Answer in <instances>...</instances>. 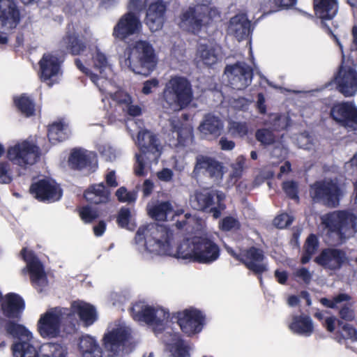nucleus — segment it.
<instances>
[{
	"label": "nucleus",
	"instance_id": "1",
	"mask_svg": "<svg viewBox=\"0 0 357 357\" xmlns=\"http://www.w3.org/2000/svg\"><path fill=\"white\" fill-rule=\"evenodd\" d=\"M137 243L144 242L146 250L157 255L172 256L199 264H210L220 255L218 245L211 238L195 236L183 239L174 251L172 246L173 231L162 225H144L135 234Z\"/></svg>",
	"mask_w": 357,
	"mask_h": 357
},
{
	"label": "nucleus",
	"instance_id": "2",
	"mask_svg": "<svg viewBox=\"0 0 357 357\" xmlns=\"http://www.w3.org/2000/svg\"><path fill=\"white\" fill-rule=\"evenodd\" d=\"M122 63L135 74L148 77L155 70L158 59L153 46L146 40L129 44L121 55Z\"/></svg>",
	"mask_w": 357,
	"mask_h": 357
},
{
	"label": "nucleus",
	"instance_id": "3",
	"mask_svg": "<svg viewBox=\"0 0 357 357\" xmlns=\"http://www.w3.org/2000/svg\"><path fill=\"white\" fill-rule=\"evenodd\" d=\"M159 100L165 109H183L193 100V90L190 80L183 76H172L165 84Z\"/></svg>",
	"mask_w": 357,
	"mask_h": 357
},
{
	"label": "nucleus",
	"instance_id": "4",
	"mask_svg": "<svg viewBox=\"0 0 357 357\" xmlns=\"http://www.w3.org/2000/svg\"><path fill=\"white\" fill-rule=\"evenodd\" d=\"M346 192V183L335 177L317 181L310 185L312 202L328 208H337Z\"/></svg>",
	"mask_w": 357,
	"mask_h": 357
},
{
	"label": "nucleus",
	"instance_id": "5",
	"mask_svg": "<svg viewBox=\"0 0 357 357\" xmlns=\"http://www.w3.org/2000/svg\"><path fill=\"white\" fill-rule=\"evenodd\" d=\"M329 235H335L340 242L357 232V215L349 209L329 212L321 218Z\"/></svg>",
	"mask_w": 357,
	"mask_h": 357
},
{
	"label": "nucleus",
	"instance_id": "6",
	"mask_svg": "<svg viewBox=\"0 0 357 357\" xmlns=\"http://www.w3.org/2000/svg\"><path fill=\"white\" fill-rule=\"evenodd\" d=\"M225 198V195L222 191L202 188L195 190L190 201L195 210L210 213L214 219H218L226 209Z\"/></svg>",
	"mask_w": 357,
	"mask_h": 357
},
{
	"label": "nucleus",
	"instance_id": "7",
	"mask_svg": "<svg viewBox=\"0 0 357 357\" xmlns=\"http://www.w3.org/2000/svg\"><path fill=\"white\" fill-rule=\"evenodd\" d=\"M3 327L8 335L18 339L12 346L14 357H39L38 349L31 342L32 335L25 326L0 316V331Z\"/></svg>",
	"mask_w": 357,
	"mask_h": 357
},
{
	"label": "nucleus",
	"instance_id": "8",
	"mask_svg": "<svg viewBox=\"0 0 357 357\" xmlns=\"http://www.w3.org/2000/svg\"><path fill=\"white\" fill-rule=\"evenodd\" d=\"M140 154H137L134 172L136 176L145 175V161L158 162L160 156V144L156 135L149 130L139 132L137 136Z\"/></svg>",
	"mask_w": 357,
	"mask_h": 357
},
{
	"label": "nucleus",
	"instance_id": "9",
	"mask_svg": "<svg viewBox=\"0 0 357 357\" xmlns=\"http://www.w3.org/2000/svg\"><path fill=\"white\" fill-rule=\"evenodd\" d=\"M227 253L235 260L239 261L245 267L257 277L262 284V275L268 271V264L264 262L266 256L264 251L258 247L252 245L240 249L237 252L231 247H226Z\"/></svg>",
	"mask_w": 357,
	"mask_h": 357
},
{
	"label": "nucleus",
	"instance_id": "10",
	"mask_svg": "<svg viewBox=\"0 0 357 357\" xmlns=\"http://www.w3.org/2000/svg\"><path fill=\"white\" fill-rule=\"evenodd\" d=\"M6 157L13 165L26 168L36 163L40 159V149L31 142L23 140L8 147Z\"/></svg>",
	"mask_w": 357,
	"mask_h": 357
},
{
	"label": "nucleus",
	"instance_id": "11",
	"mask_svg": "<svg viewBox=\"0 0 357 357\" xmlns=\"http://www.w3.org/2000/svg\"><path fill=\"white\" fill-rule=\"evenodd\" d=\"M181 331L188 337L199 333L205 325L206 316L199 309L193 307L178 311L173 314Z\"/></svg>",
	"mask_w": 357,
	"mask_h": 357
},
{
	"label": "nucleus",
	"instance_id": "12",
	"mask_svg": "<svg viewBox=\"0 0 357 357\" xmlns=\"http://www.w3.org/2000/svg\"><path fill=\"white\" fill-rule=\"evenodd\" d=\"M329 115L337 125L349 131H357V107L353 102L342 101L333 103Z\"/></svg>",
	"mask_w": 357,
	"mask_h": 357
},
{
	"label": "nucleus",
	"instance_id": "13",
	"mask_svg": "<svg viewBox=\"0 0 357 357\" xmlns=\"http://www.w3.org/2000/svg\"><path fill=\"white\" fill-rule=\"evenodd\" d=\"M142 29L139 16L134 12H126L114 26L112 35L115 40L126 43L132 36L139 34Z\"/></svg>",
	"mask_w": 357,
	"mask_h": 357
},
{
	"label": "nucleus",
	"instance_id": "14",
	"mask_svg": "<svg viewBox=\"0 0 357 357\" xmlns=\"http://www.w3.org/2000/svg\"><path fill=\"white\" fill-rule=\"evenodd\" d=\"M158 310L151 306H144L142 303H136L130 308V313L134 320L144 321L154 326V329L160 333L165 330V321L167 320L169 314L163 310H160L162 317H158Z\"/></svg>",
	"mask_w": 357,
	"mask_h": 357
},
{
	"label": "nucleus",
	"instance_id": "15",
	"mask_svg": "<svg viewBox=\"0 0 357 357\" xmlns=\"http://www.w3.org/2000/svg\"><path fill=\"white\" fill-rule=\"evenodd\" d=\"M225 74L227 76L229 84L235 90H243L251 84L254 75L253 69L244 61H237L227 65Z\"/></svg>",
	"mask_w": 357,
	"mask_h": 357
},
{
	"label": "nucleus",
	"instance_id": "16",
	"mask_svg": "<svg viewBox=\"0 0 357 357\" xmlns=\"http://www.w3.org/2000/svg\"><path fill=\"white\" fill-rule=\"evenodd\" d=\"M206 8L203 5L189 6L179 16L178 25L181 29L197 35L204 25Z\"/></svg>",
	"mask_w": 357,
	"mask_h": 357
},
{
	"label": "nucleus",
	"instance_id": "17",
	"mask_svg": "<svg viewBox=\"0 0 357 357\" xmlns=\"http://www.w3.org/2000/svg\"><path fill=\"white\" fill-rule=\"evenodd\" d=\"M22 259L26 263V268L30 275V280L35 288L42 287L47 284V275L44 270V266L38 257L33 250L23 248L20 251Z\"/></svg>",
	"mask_w": 357,
	"mask_h": 357
},
{
	"label": "nucleus",
	"instance_id": "18",
	"mask_svg": "<svg viewBox=\"0 0 357 357\" xmlns=\"http://www.w3.org/2000/svg\"><path fill=\"white\" fill-rule=\"evenodd\" d=\"M62 322V312L59 307H53L40 315L37 326L43 337L55 338L59 336Z\"/></svg>",
	"mask_w": 357,
	"mask_h": 357
},
{
	"label": "nucleus",
	"instance_id": "19",
	"mask_svg": "<svg viewBox=\"0 0 357 357\" xmlns=\"http://www.w3.org/2000/svg\"><path fill=\"white\" fill-rule=\"evenodd\" d=\"M0 309L6 321L20 319L25 309V302L18 294L10 292L3 296L0 291Z\"/></svg>",
	"mask_w": 357,
	"mask_h": 357
},
{
	"label": "nucleus",
	"instance_id": "20",
	"mask_svg": "<svg viewBox=\"0 0 357 357\" xmlns=\"http://www.w3.org/2000/svg\"><path fill=\"white\" fill-rule=\"evenodd\" d=\"M29 192L40 202H54L62 197V190L59 185L46 178L31 183Z\"/></svg>",
	"mask_w": 357,
	"mask_h": 357
},
{
	"label": "nucleus",
	"instance_id": "21",
	"mask_svg": "<svg viewBox=\"0 0 357 357\" xmlns=\"http://www.w3.org/2000/svg\"><path fill=\"white\" fill-rule=\"evenodd\" d=\"M347 261L346 252L336 248H326L315 257L314 261L326 270L337 271Z\"/></svg>",
	"mask_w": 357,
	"mask_h": 357
},
{
	"label": "nucleus",
	"instance_id": "22",
	"mask_svg": "<svg viewBox=\"0 0 357 357\" xmlns=\"http://www.w3.org/2000/svg\"><path fill=\"white\" fill-rule=\"evenodd\" d=\"M90 43L91 38L89 36L68 31L60 40L59 45L66 53L78 56L86 52Z\"/></svg>",
	"mask_w": 357,
	"mask_h": 357
},
{
	"label": "nucleus",
	"instance_id": "23",
	"mask_svg": "<svg viewBox=\"0 0 357 357\" xmlns=\"http://www.w3.org/2000/svg\"><path fill=\"white\" fill-rule=\"evenodd\" d=\"M167 4L163 0H157L149 4L144 22L151 32L162 29L165 22Z\"/></svg>",
	"mask_w": 357,
	"mask_h": 357
},
{
	"label": "nucleus",
	"instance_id": "24",
	"mask_svg": "<svg viewBox=\"0 0 357 357\" xmlns=\"http://www.w3.org/2000/svg\"><path fill=\"white\" fill-rule=\"evenodd\" d=\"M335 83L337 90L344 96H353L357 92V72L351 67H341L335 77Z\"/></svg>",
	"mask_w": 357,
	"mask_h": 357
},
{
	"label": "nucleus",
	"instance_id": "25",
	"mask_svg": "<svg viewBox=\"0 0 357 357\" xmlns=\"http://www.w3.org/2000/svg\"><path fill=\"white\" fill-rule=\"evenodd\" d=\"M20 21V13L13 0H0V29L10 30Z\"/></svg>",
	"mask_w": 357,
	"mask_h": 357
},
{
	"label": "nucleus",
	"instance_id": "26",
	"mask_svg": "<svg viewBox=\"0 0 357 357\" xmlns=\"http://www.w3.org/2000/svg\"><path fill=\"white\" fill-rule=\"evenodd\" d=\"M68 164L74 170L81 171L89 169L91 172H94L98 166L97 155L93 152L75 149L69 155Z\"/></svg>",
	"mask_w": 357,
	"mask_h": 357
},
{
	"label": "nucleus",
	"instance_id": "27",
	"mask_svg": "<svg viewBox=\"0 0 357 357\" xmlns=\"http://www.w3.org/2000/svg\"><path fill=\"white\" fill-rule=\"evenodd\" d=\"M193 173L196 175L203 173L211 178H221L223 175V166L213 158L199 155L196 158Z\"/></svg>",
	"mask_w": 357,
	"mask_h": 357
},
{
	"label": "nucleus",
	"instance_id": "28",
	"mask_svg": "<svg viewBox=\"0 0 357 357\" xmlns=\"http://www.w3.org/2000/svg\"><path fill=\"white\" fill-rule=\"evenodd\" d=\"M129 334L125 329H114L105 334L103 337V346L111 357L117 356L121 347L128 340Z\"/></svg>",
	"mask_w": 357,
	"mask_h": 357
},
{
	"label": "nucleus",
	"instance_id": "29",
	"mask_svg": "<svg viewBox=\"0 0 357 357\" xmlns=\"http://www.w3.org/2000/svg\"><path fill=\"white\" fill-rule=\"evenodd\" d=\"M223 128L224 123L219 117L208 114L200 123L199 130L205 138L213 139L220 136Z\"/></svg>",
	"mask_w": 357,
	"mask_h": 357
},
{
	"label": "nucleus",
	"instance_id": "30",
	"mask_svg": "<svg viewBox=\"0 0 357 357\" xmlns=\"http://www.w3.org/2000/svg\"><path fill=\"white\" fill-rule=\"evenodd\" d=\"M110 190L104 183L93 184L84 192V197L91 204H106L109 201Z\"/></svg>",
	"mask_w": 357,
	"mask_h": 357
},
{
	"label": "nucleus",
	"instance_id": "31",
	"mask_svg": "<svg viewBox=\"0 0 357 357\" xmlns=\"http://www.w3.org/2000/svg\"><path fill=\"white\" fill-rule=\"evenodd\" d=\"M315 15L321 21L331 20L337 15L338 3L337 0H313Z\"/></svg>",
	"mask_w": 357,
	"mask_h": 357
},
{
	"label": "nucleus",
	"instance_id": "32",
	"mask_svg": "<svg viewBox=\"0 0 357 357\" xmlns=\"http://www.w3.org/2000/svg\"><path fill=\"white\" fill-rule=\"evenodd\" d=\"M61 61L57 56L45 53L39 62L41 78L45 81L56 75L61 68Z\"/></svg>",
	"mask_w": 357,
	"mask_h": 357
},
{
	"label": "nucleus",
	"instance_id": "33",
	"mask_svg": "<svg viewBox=\"0 0 357 357\" xmlns=\"http://www.w3.org/2000/svg\"><path fill=\"white\" fill-rule=\"evenodd\" d=\"M250 21L244 15H236L229 20V29L238 41L250 36Z\"/></svg>",
	"mask_w": 357,
	"mask_h": 357
},
{
	"label": "nucleus",
	"instance_id": "34",
	"mask_svg": "<svg viewBox=\"0 0 357 357\" xmlns=\"http://www.w3.org/2000/svg\"><path fill=\"white\" fill-rule=\"evenodd\" d=\"M70 134L68 125L62 121L53 122L48 126L47 137L53 144L67 140Z\"/></svg>",
	"mask_w": 357,
	"mask_h": 357
},
{
	"label": "nucleus",
	"instance_id": "35",
	"mask_svg": "<svg viewBox=\"0 0 357 357\" xmlns=\"http://www.w3.org/2000/svg\"><path fill=\"white\" fill-rule=\"evenodd\" d=\"M169 135L171 136L169 139L171 145L175 147L184 146L189 139L190 132L179 121H172Z\"/></svg>",
	"mask_w": 357,
	"mask_h": 357
},
{
	"label": "nucleus",
	"instance_id": "36",
	"mask_svg": "<svg viewBox=\"0 0 357 357\" xmlns=\"http://www.w3.org/2000/svg\"><path fill=\"white\" fill-rule=\"evenodd\" d=\"M149 215L155 221L165 222L167 217L174 211V207L169 201L158 202L147 208Z\"/></svg>",
	"mask_w": 357,
	"mask_h": 357
},
{
	"label": "nucleus",
	"instance_id": "37",
	"mask_svg": "<svg viewBox=\"0 0 357 357\" xmlns=\"http://www.w3.org/2000/svg\"><path fill=\"white\" fill-rule=\"evenodd\" d=\"M289 327L294 333L305 336H310L314 331L312 321L307 315L294 316Z\"/></svg>",
	"mask_w": 357,
	"mask_h": 357
},
{
	"label": "nucleus",
	"instance_id": "38",
	"mask_svg": "<svg viewBox=\"0 0 357 357\" xmlns=\"http://www.w3.org/2000/svg\"><path fill=\"white\" fill-rule=\"evenodd\" d=\"M72 308L86 326L93 324L97 319L96 309L90 304L75 302L72 305Z\"/></svg>",
	"mask_w": 357,
	"mask_h": 357
},
{
	"label": "nucleus",
	"instance_id": "39",
	"mask_svg": "<svg viewBox=\"0 0 357 357\" xmlns=\"http://www.w3.org/2000/svg\"><path fill=\"white\" fill-rule=\"evenodd\" d=\"M79 348L83 357H102V349L96 340L91 337L86 336L80 340Z\"/></svg>",
	"mask_w": 357,
	"mask_h": 357
},
{
	"label": "nucleus",
	"instance_id": "40",
	"mask_svg": "<svg viewBox=\"0 0 357 357\" xmlns=\"http://www.w3.org/2000/svg\"><path fill=\"white\" fill-rule=\"evenodd\" d=\"M116 101L119 105H122V110L127 115L136 117L142 115V107L133 104L132 97L128 93H121L117 95Z\"/></svg>",
	"mask_w": 357,
	"mask_h": 357
},
{
	"label": "nucleus",
	"instance_id": "41",
	"mask_svg": "<svg viewBox=\"0 0 357 357\" xmlns=\"http://www.w3.org/2000/svg\"><path fill=\"white\" fill-rule=\"evenodd\" d=\"M319 247V241L317 236L310 234L306 238L303 245V252L301 257V263L306 264L312 259Z\"/></svg>",
	"mask_w": 357,
	"mask_h": 357
},
{
	"label": "nucleus",
	"instance_id": "42",
	"mask_svg": "<svg viewBox=\"0 0 357 357\" xmlns=\"http://www.w3.org/2000/svg\"><path fill=\"white\" fill-rule=\"evenodd\" d=\"M13 102L18 111L25 116L29 117L34 115L35 103L26 94L23 93L20 96L15 97Z\"/></svg>",
	"mask_w": 357,
	"mask_h": 357
},
{
	"label": "nucleus",
	"instance_id": "43",
	"mask_svg": "<svg viewBox=\"0 0 357 357\" xmlns=\"http://www.w3.org/2000/svg\"><path fill=\"white\" fill-rule=\"evenodd\" d=\"M116 223L121 228L134 230L136 225L132 222L131 211L128 207L123 206L120 208L116 216Z\"/></svg>",
	"mask_w": 357,
	"mask_h": 357
},
{
	"label": "nucleus",
	"instance_id": "44",
	"mask_svg": "<svg viewBox=\"0 0 357 357\" xmlns=\"http://www.w3.org/2000/svg\"><path fill=\"white\" fill-rule=\"evenodd\" d=\"M197 54L203 63L206 66H212L218 61L217 54L213 47H209L206 44H201L197 49Z\"/></svg>",
	"mask_w": 357,
	"mask_h": 357
},
{
	"label": "nucleus",
	"instance_id": "45",
	"mask_svg": "<svg viewBox=\"0 0 357 357\" xmlns=\"http://www.w3.org/2000/svg\"><path fill=\"white\" fill-rule=\"evenodd\" d=\"M255 138L264 146L272 145L275 142V136L273 132L268 128L257 129Z\"/></svg>",
	"mask_w": 357,
	"mask_h": 357
},
{
	"label": "nucleus",
	"instance_id": "46",
	"mask_svg": "<svg viewBox=\"0 0 357 357\" xmlns=\"http://www.w3.org/2000/svg\"><path fill=\"white\" fill-rule=\"evenodd\" d=\"M282 188L287 197L297 202L299 201L298 182L293 180L285 181L282 183Z\"/></svg>",
	"mask_w": 357,
	"mask_h": 357
},
{
	"label": "nucleus",
	"instance_id": "47",
	"mask_svg": "<svg viewBox=\"0 0 357 357\" xmlns=\"http://www.w3.org/2000/svg\"><path fill=\"white\" fill-rule=\"evenodd\" d=\"M79 215L84 223H91L99 218L98 211L92 209L89 206H84L77 208Z\"/></svg>",
	"mask_w": 357,
	"mask_h": 357
},
{
	"label": "nucleus",
	"instance_id": "48",
	"mask_svg": "<svg viewBox=\"0 0 357 357\" xmlns=\"http://www.w3.org/2000/svg\"><path fill=\"white\" fill-rule=\"evenodd\" d=\"M351 298V296L347 294L340 293L334 296L332 299L321 298L320 299V303L326 307L336 309L337 307V305L338 303L349 301Z\"/></svg>",
	"mask_w": 357,
	"mask_h": 357
},
{
	"label": "nucleus",
	"instance_id": "49",
	"mask_svg": "<svg viewBox=\"0 0 357 357\" xmlns=\"http://www.w3.org/2000/svg\"><path fill=\"white\" fill-rule=\"evenodd\" d=\"M342 331L345 332L346 335H344L342 332L337 331L335 333V340L341 343L343 340L351 339L353 341H357V330L353 326L345 324L342 326Z\"/></svg>",
	"mask_w": 357,
	"mask_h": 357
},
{
	"label": "nucleus",
	"instance_id": "50",
	"mask_svg": "<svg viewBox=\"0 0 357 357\" xmlns=\"http://www.w3.org/2000/svg\"><path fill=\"white\" fill-rule=\"evenodd\" d=\"M92 61L94 68L98 70L100 73L108 66L107 56L98 48H96L94 54H93Z\"/></svg>",
	"mask_w": 357,
	"mask_h": 357
},
{
	"label": "nucleus",
	"instance_id": "51",
	"mask_svg": "<svg viewBox=\"0 0 357 357\" xmlns=\"http://www.w3.org/2000/svg\"><path fill=\"white\" fill-rule=\"evenodd\" d=\"M241 228V223L237 218L232 216H226L219 222V229L222 231H230L238 230Z\"/></svg>",
	"mask_w": 357,
	"mask_h": 357
},
{
	"label": "nucleus",
	"instance_id": "52",
	"mask_svg": "<svg viewBox=\"0 0 357 357\" xmlns=\"http://www.w3.org/2000/svg\"><path fill=\"white\" fill-rule=\"evenodd\" d=\"M116 196L120 202H135L137 199L135 191H128L125 187L119 188L116 192Z\"/></svg>",
	"mask_w": 357,
	"mask_h": 357
},
{
	"label": "nucleus",
	"instance_id": "53",
	"mask_svg": "<svg viewBox=\"0 0 357 357\" xmlns=\"http://www.w3.org/2000/svg\"><path fill=\"white\" fill-rule=\"evenodd\" d=\"M10 165L8 162H0V183L8 184L13 178L10 175Z\"/></svg>",
	"mask_w": 357,
	"mask_h": 357
},
{
	"label": "nucleus",
	"instance_id": "54",
	"mask_svg": "<svg viewBox=\"0 0 357 357\" xmlns=\"http://www.w3.org/2000/svg\"><path fill=\"white\" fill-rule=\"evenodd\" d=\"M293 218L287 213L277 215L273 220V225L278 229H284L291 225Z\"/></svg>",
	"mask_w": 357,
	"mask_h": 357
},
{
	"label": "nucleus",
	"instance_id": "55",
	"mask_svg": "<svg viewBox=\"0 0 357 357\" xmlns=\"http://www.w3.org/2000/svg\"><path fill=\"white\" fill-rule=\"evenodd\" d=\"M172 354L174 357H190L189 347L180 340L174 344Z\"/></svg>",
	"mask_w": 357,
	"mask_h": 357
},
{
	"label": "nucleus",
	"instance_id": "56",
	"mask_svg": "<svg viewBox=\"0 0 357 357\" xmlns=\"http://www.w3.org/2000/svg\"><path fill=\"white\" fill-rule=\"evenodd\" d=\"M146 2L144 0H129L127 8V12H134L139 16L140 13L146 8Z\"/></svg>",
	"mask_w": 357,
	"mask_h": 357
},
{
	"label": "nucleus",
	"instance_id": "57",
	"mask_svg": "<svg viewBox=\"0 0 357 357\" xmlns=\"http://www.w3.org/2000/svg\"><path fill=\"white\" fill-rule=\"evenodd\" d=\"M339 316L342 320L352 321L355 318V313L350 304H345L339 310Z\"/></svg>",
	"mask_w": 357,
	"mask_h": 357
},
{
	"label": "nucleus",
	"instance_id": "58",
	"mask_svg": "<svg viewBox=\"0 0 357 357\" xmlns=\"http://www.w3.org/2000/svg\"><path fill=\"white\" fill-rule=\"evenodd\" d=\"M158 86L159 80L155 77L151 78L143 83V86L141 91L144 95L148 96L153 93V89H156Z\"/></svg>",
	"mask_w": 357,
	"mask_h": 357
},
{
	"label": "nucleus",
	"instance_id": "59",
	"mask_svg": "<svg viewBox=\"0 0 357 357\" xmlns=\"http://www.w3.org/2000/svg\"><path fill=\"white\" fill-rule=\"evenodd\" d=\"M231 129L234 133L237 134L239 137H243L248 133V127L245 122H233Z\"/></svg>",
	"mask_w": 357,
	"mask_h": 357
},
{
	"label": "nucleus",
	"instance_id": "60",
	"mask_svg": "<svg viewBox=\"0 0 357 357\" xmlns=\"http://www.w3.org/2000/svg\"><path fill=\"white\" fill-rule=\"evenodd\" d=\"M206 9L205 13V22L204 25L210 24L213 20L220 17V13L215 8H209L207 6L203 5Z\"/></svg>",
	"mask_w": 357,
	"mask_h": 357
},
{
	"label": "nucleus",
	"instance_id": "61",
	"mask_svg": "<svg viewBox=\"0 0 357 357\" xmlns=\"http://www.w3.org/2000/svg\"><path fill=\"white\" fill-rule=\"evenodd\" d=\"M295 275L305 283L309 284L312 279V275L310 271L305 267H302L296 271Z\"/></svg>",
	"mask_w": 357,
	"mask_h": 357
},
{
	"label": "nucleus",
	"instance_id": "62",
	"mask_svg": "<svg viewBox=\"0 0 357 357\" xmlns=\"http://www.w3.org/2000/svg\"><path fill=\"white\" fill-rule=\"evenodd\" d=\"M50 354L47 357H66L62 347L59 344H50L49 345Z\"/></svg>",
	"mask_w": 357,
	"mask_h": 357
},
{
	"label": "nucleus",
	"instance_id": "63",
	"mask_svg": "<svg viewBox=\"0 0 357 357\" xmlns=\"http://www.w3.org/2000/svg\"><path fill=\"white\" fill-rule=\"evenodd\" d=\"M154 184L150 179H146L142 185V193L144 197H149L153 190Z\"/></svg>",
	"mask_w": 357,
	"mask_h": 357
},
{
	"label": "nucleus",
	"instance_id": "64",
	"mask_svg": "<svg viewBox=\"0 0 357 357\" xmlns=\"http://www.w3.org/2000/svg\"><path fill=\"white\" fill-rule=\"evenodd\" d=\"M157 176L162 181H169L173 177V172L170 169L164 168L158 172Z\"/></svg>",
	"mask_w": 357,
	"mask_h": 357
}]
</instances>
